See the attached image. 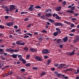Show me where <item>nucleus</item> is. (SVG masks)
Instances as JSON below:
<instances>
[{
	"label": "nucleus",
	"instance_id": "obj_1",
	"mask_svg": "<svg viewBox=\"0 0 79 79\" xmlns=\"http://www.w3.org/2000/svg\"><path fill=\"white\" fill-rule=\"evenodd\" d=\"M42 52L43 54H47L50 53V51L48 49H44L42 51Z\"/></svg>",
	"mask_w": 79,
	"mask_h": 79
},
{
	"label": "nucleus",
	"instance_id": "obj_2",
	"mask_svg": "<svg viewBox=\"0 0 79 79\" xmlns=\"http://www.w3.org/2000/svg\"><path fill=\"white\" fill-rule=\"evenodd\" d=\"M55 26H60L61 27H63L64 26V24L61 23H57L54 24Z\"/></svg>",
	"mask_w": 79,
	"mask_h": 79
},
{
	"label": "nucleus",
	"instance_id": "obj_3",
	"mask_svg": "<svg viewBox=\"0 0 79 79\" xmlns=\"http://www.w3.org/2000/svg\"><path fill=\"white\" fill-rule=\"evenodd\" d=\"M34 6L33 5H31L30 6V7L29 8L28 10H30V11H32L33 10H34V8L33 7Z\"/></svg>",
	"mask_w": 79,
	"mask_h": 79
},
{
	"label": "nucleus",
	"instance_id": "obj_4",
	"mask_svg": "<svg viewBox=\"0 0 79 79\" xmlns=\"http://www.w3.org/2000/svg\"><path fill=\"white\" fill-rule=\"evenodd\" d=\"M66 66V64H61L59 65V66L58 68L59 69H62L63 66Z\"/></svg>",
	"mask_w": 79,
	"mask_h": 79
},
{
	"label": "nucleus",
	"instance_id": "obj_5",
	"mask_svg": "<svg viewBox=\"0 0 79 79\" xmlns=\"http://www.w3.org/2000/svg\"><path fill=\"white\" fill-rule=\"evenodd\" d=\"M61 9V6H58L55 8L56 11H60Z\"/></svg>",
	"mask_w": 79,
	"mask_h": 79
},
{
	"label": "nucleus",
	"instance_id": "obj_6",
	"mask_svg": "<svg viewBox=\"0 0 79 79\" xmlns=\"http://www.w3.org/2000/svg\"><path fill=\"white\" fill-rule=\"evenodd\" d=\"M11 7L10 8V11H12L14 10L15 9V6L13 5L10 6Z\"/></svg>",
	"mask_w": 79,
	"mask_h": 79
},
{
	"label": "nucleus",
	"instance_id": "obj_7",
	"mask_svg": "<svg viewBox=\"0 0 79 79\" xmlns=\"http://www.w3.org/2000/svg\"><path fill=\"white\" fill-rule=\"evenodd\" d=\"M35 60H36L39 61H40L42 60V58L39 56H35Z\"/></svg>",
	"mask_w": 79,
	"mask_h": 79
},
{
	"label": "nucleus",
	"instance_id": "obj_8",
	"mask_svg": "<svg viewBox=\"0 0 79 79\" xmlns=\"http://www.w3.org/2000/svg\"><path fill=\"white\" fill-rule=\"evenodd\" d=\"M30 52H37V50L35 49V48H31L30 49Z\"/></svg>",
	"mask_w": 79,
	"mask_h": 79
},
{
	"label": "nucleus",
	"instance_id": "obj_9",
	"mask_svg": "<svg viewBox=\"0 0 79 79\" xmlns=\"http://www.w3.org/2000/svg\"><path fill=\"white\" fill-rule=\"evenodd\" d=\"M13 24V22H9V23H7L6 24V25L7 26L10 27Z\"/></svg>",
	"mask_w": 79,
	"mask_h": 79
},
{
	"label": "nucleus",
	"instance_id": "obj_10",
	"mask_svg": "<svg viewBox=\"0 0 79 79\" xmlns=\"http://www.w3.org/2000/svg\"><path fill=\"white\" fill-rule=\"evenodd\" d=\"M54 74L58 76V77H60V76H61V73H58V72L57 71L54 72Z\"/></svg>",
	"mask_w": 79,
	"mask_h": 79
},
{
	"label": "nucleus",
	"instance_id": "obj_11",
	"mask_svg": "<svg viewBox=\"0 0 79 79\" xmlns=\"http://www.w3.org/2000/svg\"><path fill=\"white\" fill-rule=\"evenodd\" d=\"M56 30L57 31L56 32H57V33L58 34H60V33L61 32V31L60 30V28H56Z\"/></svg>",
	"mask_w": 79,
	"mask_h": 79
},
{
	"label": "nucleus",
	"instance_id": "obj_12",
	"mask_svg": "<svg viewBox=\"0 0 79 79\" xmlns=\"http://www.w3.org/2000/svg\"><path fill=\"white\" fill-rule=\"evenodd\" d=\"M68 37H65L64 38H63V41L64 42H66L68 41Z\"/></svg>",
	"mask_w": 79,
	"mask_h": 79
},
{
	"label": "nucleus",
	"instance_id": "obj_13",
	"mask_svg": "<svg viewBox=\"0 0 79 79\" xmlns=\"http://www.w3.org/2000/svg\"><path fill=\"white\" fill-rule=\"evenodd\" d=\"M11 48H10L9 49L6 48V52H12V49H11Z\"/></svg>",
	"mask_w": 79,
	"mask_h": 79
},
{
	"label": "nucleus",
	"instance_id": "obj_14",
	"mask_svg": "<svg viewBox=\"0 0 79 79\" xmlns=\"http://www.w3.org/2000/svg\"><path fill=\"white\" fill-rule=\"evenodd\" d=\"M18 55V54H13L12 55H11V56L14 58H17V56Z\"/></svg>",
	"mask_w": 79,
	"mask_h": 79
},
{
	"label": "nucleus",
	"instance_id": "obj_15",
	"mask_svg": "<svg viewBox=\"0 0 79 79\" xmlns=\"http://www.w3.org/2000/svg\"><path fill=\"white\" fill-rule=\"evenodd\" d=\"M74 52H75V50H73V52L72 53H69V55H70V56H72V55H74Z\"/></svg>",
	"mask_w": 79,
	"mask_h": 79
},
{
	"label": "nucleus",
	"instance_id": "obj_16",
	"mask_svg": "<svg viewBox=\"0 0 79 79\" xmlns=\"http://www.w3.org/2000/svg\"><path fill=\"white\" fill-rule=\"evenodd\" d=\"M22 42L21 40L20 41H17L16 42V44L17 45H21V44Z\"/></svg>",
	"mask_w": 79,
	"mask_h": 79
},
{
	"label": "nucleus",
	"instance_id": "obj_17",
	"mask_svg": "<svg viewBox=\"0 0 79 79\" xmlns=\"http://www.w3.org/2000/svg\"><path fill=\"white\" fill-rule=\"evenodd\" d=\"M56 18L57 19H61V17L59 16L57 14L56 15Z\"/></svg>",
	"mask_w": 79,
	"mask_h": 79
},
{
	"label": "nucleus",
	"instance_id": "obj_18",
	"mask_svg": "<svg viewBox=\"0 0 79 79\" xmlns=\"http://www.w3.org/2000/svg\"><path fill=\"white\" fill-rule=\"evenodd\" d=\"M66 12H67V13H74V11L71 10H68Z\"/></svg>",
	"mask_w": 79,
	"mask_h": 79
},
{
	"label": "nucleus",
	"instance_id": "obj_19",
	"mask_svg": "<svg viewBox=\"0 0 79 79\" xmlns=\"http://www.w3.org/2000/svg\"><path fill=\"white\" fill-rule=\"evenodd\" d=\"M19 52V49H12V52H15L16 53V52Z\"/></svg>",
	"mask_w": 79,
	"mask_h": 79
},
{
	"label": "nucleus",
	"instance_id": "obj_20",
	"mask_svg": "<svg viewBox=\"0 0 79 79\" xmlns=\"http://www.w3.org/2000/svg\"><path fill=\"white\" fill-rule=\"evenodd\" d=\"M52 15V13H51L45 15V16H47V17H50V16H51Z\"/></svg>",
	"mask_w": 79,
	"mask_h": 79
},
{
	"label": "nucleus",
	"instance_id": "obj_21",
	"mask_svg": "<svg viewBox=\"0 0 79 79\" xmlns=\"http://www.w3.org/2000/svg\"><path fill=\"white\" fill-rule=\"evenodd\" d=\"M23 50H25V52H27L28 50H29V48L27 47H25L23 48Z\"/></svg>",
	"mask_w": 79,
	"mask_h": 79
},
{
	"label": "nucleus",
	"instance_id": "obj_22",
	"mask_svg": "<svg viewBox=\"0 0 79 79\" xmlns=\"http://www.w3.org/2000/svg\"><path fill=\"white\" fill-rule=\"evenodd\" d=\"M37 39L39 41H42V40H43V38L41 37H38Z\"/></svg>",
	"mask_w": 79,
	"mask_h": 79
},
{
	"label": "nucleus",
	"instance_id": "obj_23",
	"mask_svg": "<svg viewBox=\"0 0 79 79\" xmlns=\"http://www.w3.org/2000/svg\"><path fill=\"white\" fill-rule=\"evenodd\" d=\"M78 40H79V38L77 37V38H76L73 40V42L74 43H76V42L77 41H78Z\"/></svg>",
	"mask_w": 79,
	"mask_h": 79
},
{
	"label": "nucleus",
	"instance_id": "obj_24",
	"mask_svg": "<svg viewBox=\"0 0 79 79\" xmlns=\"http://www.w3.org/2000/svg\"><path fill=\"white\" fill-rule=\"evenodd\" d=\"M46 74V72L44 71H42L41 74V76H44Z\"/></svg>",
	"mask_w": 79,
	"mask_h": 79
},
{
	"label": "nucleus",
	"instance_id": "obj_25",
	"mask_svg": "<svg viewBox=\"0 0 79 79\" xmlns=\"http://www.w3.org/2000/svg\"><path fill=\"white\" fill-rule=\"evenodd\" d=\"M61 42V39H59L57 40V44H60Z\"/></svg>",
	"mask_w": 79,
	"mask_h": 79
},
{
	"label": "nucleus",
	"instance_id": "obj_26",
	"mask_svg": "<svg viewBox=\"0 0 79 79\" xmlns=\"http://www.w3.org/2000/svg\"><path fill=\"white\" fill-rule=\"evenodd\" d=\"M3 52H4V50L2 48L0 49V54H2Z\"/></svg>",
	"mask_w": 79,
	"mask_h": 79
},
{
	"label": "nucleus",
	"instance_id": "obj_27",
	"mask_svg": "<svg viewBox=\"0 0 79 79\" xmlns=\"http://www.w3.org/2000/svg\"><path fill=\"white\" fill-rule=\"evenodd\" d=\"M58 34L56 32H54L53 33V35L54 36H57V35H58Z\"/></svg>",
	"mask_w": 79,
	"mask_h": 79
},
{
	"label": "nucleus",
	"instance_id": "obj_28",
	"mask_svg": "<svg viewBox=\"0 0 79 79\" xmlns=\"http://www.w3.org/2000/svg\"><path fill=\"white\" fill-rule=\"evenodd\" d=\"M35 8H36V9H40L41 8V7L40 6H37L35 7Z\"/></svg>",
	"mask_w": 79,
	"mask_h": 79
},
{
	"label": "nucleus",
	"instance_id": "obj_29",
	"mask_svg": "<svg viewBox=\"0 0 79 79\" xmlns=\"http://www.w3.org/2000/svg\"><path fill=\"white\" fill-rule=\"evenodd\" d=\"M48 21H50V22H51V23H54V20H53L51 19H48Z\"/></svg>",
	"mask_w": 79,
	"mask_h": 79
},
{
	"label": "nucleus",
	"instance_id": "obj_30",
	"mask_svg": "<svg viewBox=\"0 0 79 79\" xmlns=\"http://www.w3.org/2000/svg\"><path fill=\"white\" fill-rule=\"evenodd\" d=\"M27 12H22L20 13L21 15H23V14H27Z\"/></svg>",
	"mask_w": 79,
	"mask_h": 79
},
{
	"label": "nucleus",
	"instance_id": "obj_31",
	"mask_svg": "<svg viewBox=\"0 0 79 79\" xmlns=\"http://www.w3.org/2000/svg\"><path fill=\"white\" fill-rule=\"evenodd\" d=\"M5 26L2 25H0V29H5Z\"/></svg>",
	"mask_w": 79,
	"mask_h": 79
},
{
	"label": "nucleus",
	"instance_id": "obj_32",
	"mask_svg": "<svg viewBox=\"0 0 79 79\" xmlns=\"http://www.w3.org/2000/svg\"><path fill=\"white\" fill-rule=\"evenodd\" d=\"M22 61L23 64H25V63H26V61L24 59H23Z\"/></svg>",
	"mask_w": 79,
	"mask_h": 79
},
{
	"label": "nucleus",
	"instance_id": "obj_33",
	"mask_svg": "<svg viewBox=\"0 0 79 79\" xmlns=\"http://www.w3.org/2000/svg\"><path fill=\"white\" fill-rule=\"evenodd\" d=\"M47 65H49L50 64V62H51V60H49L47 61Z\"/></svg>",
	"mask_w": 79,
	"mask_h": 79
},
{
	"label": "nucleus",
	"instance_id": "obj_34",
	"mask_svg": "<svg viewBox=\"0 0 79 79\" xmlns=\"http://www.w3.org/2000/svg\"><path fill=\"white\" fill-rule=\"evenodd\" d=\"M31 65V64L30 63H27L26 64L25 66L27 67V66H29Z\"/></svg>",
	"mask_w": 79,
	"mask_h": 79
},
{
	"label": "nucleus",
	"instance_id": "obj_35",
	"mask_svg": "<svg viewBox=\"0 0 79 79\" xmlns=\"http://www.w3.org/2000/svg\"><path fill=\"white\" fill-rule=\"evenodd\" d=\"M42 32L44 33H47V31L46 30H42Z\"/></svg>",
	"mask_w": 79,
	"mask_h": 79
},
{
	"label": "nucleus",
	"instance_id": "obj_36",
	"mask_svg": "<svg viewBox=\"0 0 79 79\" xmlns=\"http://www.w3.org/2000/svg\"><path fill=\"white\" fill-rule=\"evenodd\" d=\"M32 25V24L31 23L30 24L27 25V27L28 28V27H31V26Z\"/></svg>",
	"mask_w": 79,
	"mask_h": 79
},
{
	"label": "nucleus",
	"instance_id": "obj_37",
	"mask_svg": "<svg viewBox=\"0 0 79 79\" xmlns=\"http://www.w3.org/2000/svg\"><path fill=\"white\" fill-rule=\"evenodd\" d=\"M41 18H42V19H45V16H44V15H42L41 16Z\"/></svg>",
	"mask_w": 79,
	"mask_h": 79
},
{
	"label": "nucleus",
	"instance_id": "obj_38",
	"mask_svg": "<svg viewBox=\"0 0 79 79\" xmlns=\"http://www.w3.org/2000/svg\"><path fill=\"white\" fill-rule=\"evenodd\" d=\"M64 23H66V24H70L69 22L65 21H64Z\"/></svg>",
	"mask_w": 79,
	"mask_h": 79
},
{
	"label": "nucleus",
	"instance_id": "obj_39",
	"mask_svg": "<svg viewBox=\"0 0 79 79\" xmlns=\"http://www.w3.org/2000/svg\"><path fill=\"white\" fill-rule=\"evenodd\" d=\"M27 34L28 35H30V36H32V34H31L30 33H27Z\"/></svg>",
	"mask_w": 79,
	"mask_h": 79
},
{
	"label": "nucleus",
	"instance_id": "obj_40",
	"mask_svg": "<svg viewBox=\"0 0 79 79\" xmlns=\"http://www.w3.org/2000/svg\"><path fill=\"white\" fill-rule=\"evenodd\" d=\"M20 71H21V72H24V71H25V69H21L20 70Z\"/></svg>",
	"mask_w": 79,
	"mask_h": 79
},
{
	"label": "nucleus",
	"instance_id": "obj_41",
	"mask_svg": "<svg viewBox=\"0 0 79 79\" xmlns=\"http://www.w3.org/2000/svg\"><path fill=\"white\" fill-rule=\"evenodd\" d=\"M8 74L9 75L10 74H13V72L10 71L8 73Z\"/></svg>",
	"mask_w": 79,
	"mask_h": 79
},
{
	"label": "nucleus",
	"instance_id": "obj_42",
	"mask_svg": "<svg viewBox=\"0 0 79 79\" xmlns=\"http://www.w3.org/2000/svg\"><path fill=\"white\" fill-rule=\"evenodd\" d=\"M33 69H34L35 70H37L38 69V68L34 67L32 68Z\"/></svg>",
	"mask_w": 79,
	"mask_h": 79
},
{
	"label": "nucleus",
	"instance_id": "obj_43",
	"mask_svg": "<svg viewBox=\"0 0 79 79\" xmlns=\"http://www.w3.org/2000/svg\"><path fill=\"white\" fill-rule=\"evenodd\" d=\"M49 10L48 9V10L45 11H44V13H45V14H46V13H48V11H49Z\"/></svg>",
	"mask_w": 79,
	"mask_h": 79
},
{
	"label": "nucleus",
	"instance_id": "obj_44",
	"mask_svg": "<svg viewBox=\"0 0 79 79\" xmlns=\"http://www.w3.org/2000/svg\"><path fill=\"white\" fill-rule=\"evenodd\" d=\"M6 11H10V9L8 8H7L6 9Z\"/></svg>",
	"mask_w": 79,
	"mask_h": 79
},
{
	"label": "nucleus",
	"instance_id": "obj_45",
	"mask_svg": "<svg viewBox=\"0 0 79 79\" xmlns=\"http://www.w3.org/2000/svg\"><path fill=\"white\" fill-rule=\"evenodd\" d=\"M74 24L73 23H72L71 25H70V27H74Z\"/></svg>",
	"mask_w": 79,
	"mask_h": 79
},
{
	"label": "nucleus",
	"instance_id": "obj_46",
	"mask_svg": "<svg viewBox=\"0 0 79 79\" xmlns=\"http://www.w3.org/2000/svg\"><path fill=\"white\" fill-rule=\"evenodd\" d=\"M25 43H21L20 45H25Z\"/></svg>",
	"mask_w": 79,
	"mask_h": 79
},
{
	"label": "nucleus",
	"instance_id": "obj_47",
	"mask_svg": "<svg viewBox=\"0 0 79 79\" xmlns=\"http://www.w3.org/2000/svg\"><path fill=\"white\" fill-rule=\"evenodd\" d=\"M54 66L56 67H57V66H58V64H57V63L55 64H54Z\"/></svg>",
	"mask_w": 79,
	"mask_h": 79
},
{
	"label": "nucleus",
	"instance_id": "obj_48",
	"mask_svg": "<svg viewBox=\"0 0 79 79\" xmlns=\"http://www.w3.org/2000/svg\"><path fill=\"white\" fill-rule=\"evenodd\" d=\"M29 36L28 35H26V36H24L23 37V38H29Z\"/></svg>",
	"mask_w": 79,
	"mask_h": 79
},
{
	"label": "nucleus",
	"instance_id": "obj_49",
	"mask_svg": "<svg viewBox=\"0 0 79 79\" xmlns=\"http://www.w3.org/2000/svg\"><path fill=\"white\" fill-rule=\"evenodd\" d=\"M74 9H75L74 6H73L71 8V10H74Z\"/></svg>",
	"mask_w": 79,
	"mask_h": 79
},
{
	"label": "nucleus",
	"instance_id": "obj_50",
	"mask_svg": "<svg viewBox=\"0 0 79 79\" xmlns=\"http://www.w3.org/2000/svg\"><path fill=\"white\" fill-rule=\"evenodd\" d=\"M29 19L28 18H27L24 19V21H28Z\"/></svg>",
	"mask_w": 79,
	"mask_h": 79
},
{
	"label": "nucleus",
	"instance_id": "obj_51",
	"mask_svg": "<svg viewBox=\"0 0 79 79\" xmlns=\"http://www.w3.org/2000/svg\"><path fill=\"white\" fill-rule=\"evenodd\" d=\"M9 17H10V16H5V19H8V18H9Z\"/></svg>",
	"mask_w": 79,
	"mask_h": 79
},
{
	"label": "nucleus",
	"instance_id": "obj_52",
	"mask_svg": "<svg viewBox=\"0 0 79 79\" xmlns=\"http://www.w3.org/2000/svg\"><path fill=\"white\" fill-rule=\"evenodd\" d=\"M76 31V29H73L71 30V32H74Z\"/></svg>",
	"mask_w": 79,
	"mask_h": 79
},
{
	"label": "nucleus",
	"instance_id": "obj_53",
	"mask_svg": "<svg viewBox=\"0 0 79 79\" xmlns=\"http://www.w3.org/2000/svg\"><path fill=\"white\" fill-rule=\"evenodd\" d=\"M77 19L76 18H73L72 19V21H76Z\"/></svg>",
	"mask_w": 79,
	"mask_h": 79
},
{
	"label": "nucleus",
	"instance_id": "obj_54",
	"mask_svg": "<svg viewBox=\"0 0 79 79\" xmlns=\"http://www.w3.org/2000/svg\"><path fill=\"white\" fill-rule=\"evenodd\" d=\"M20 31L21 29H17L15 32H20Z\"/></svg>",
	"mask_w": 79,
	"mask_h": 79
},
{
	"label": "nucleus",
	"instance_id": "obj_55",
	"mask_svg": "<svg viewBox=\"0 0 79 79\" xmlns=\"http://www.w3.org/2000/svg\"><path fill=\"white\" fill-rule=\"evenodd\" d=\"M5 47V46L2 45H0V48H3V47Z\"/></svg>",
	"mask_w": 79,
	"mask_h": 79
},
{
	"label": "nucleus",
	"instance_id": "obj_56",
	"mask_svg": "<svg viewBox=\"0 0 79 79\" xmlns=\"http://www.w3.org/2000/svg\"><path fill=\"white\" fill-rule=\"evenodd\" d=\"M34 35H38V33L37 32H35L34 33Z\"/></svg>",
	"mask_w": 79,
	"mask_h": 79
},
{
	"label": "nucleus",
	"instance_id": "obj_57",
	"mask_svg": "<svg viewBox=\"0 0 79 79\" xmlns=\"http://www.w3.org/2000/svg\"><path fill=\"white\" fill-rule=\"evenodd\" d=\"M69 35H70V36H73V35H74V34L73 33L70 34H69Z\"/></svg>",
	"mask_w": 79,
	"mask_h": 79
},
{
	"label": "nucleus",
	"instance_id": "obj_58",
	"mask_svg": "<svg viewBox=\"0 0 79 79\" xmlns=\"http://www.w3.org/2000/svg\"><path fill=\"white\" fill-rule=\"evenodd\" d=\"M14 28L15 29H18V26L16 25L14 26Z\"/></svg>",
	"mask_w": 79,
	"mask_h": 79
},
{
	"label": "nucleus",
	"instance_id": "obj_59",
	"mask_svg": "<svg viewBox=\"0 0 79 79\" xmlns=\"http://www.w3.org/2000/svg\"><path fill=\"white\" fill-rule=\"evenodd\" d=\"M44 58L45 59H46V58H48V56L46 55L45 56H44Z\"/></svg>",
	"mask_w": 79,
	"mask_h": 79
},
{
	"label": "nucleus",
	"instance_id": "obj_60",
	"mask_svg": "<svg viewBox=\"0 0 79 79\" xmlns=\"http://www.w3.org/2000/svg\"><path fill=\"white\" fill-rule=\"evenodd\" d=\"M59 47H60V48H63V45H60Z\"/></svg>",
	"mask_w": 79,
	"mask_h": 79
},
{
	"label": "nucleus",
	"instance_id": "obj_61",
	"mask_svg": "<svg viewBox=\"0 0 79 79\" xmlns=\"http://www.w3.org/2000/svg\"><path fill=\"white\" fill-rule=\"evenodd\" d=\"M40 15H41L40 13H38L37 14V16H38V17H40Z\"/></svg>",
	"mask_w": 79,
	"mask_h": 79
},
{
	"label": "nucleus",
	"instance_id": "obj_62",
	"mask_svg": "<svg viewBox=\"0 0 79 79\" xmlns=\"http://www.w3.org/2000/svg\"><path fill=\"white\" fill-rule=\"evenodd\" d=\"M19 60H20V61H22L23 60V58L21 57H20L19 59Z\"/></svg>",
	"mask_w": 79,
	"mask_h": 79
},
{
	"label": "nucleus",
	"instance_id": "obj_63",
	"mask_svg": "<svg viewBox=\"0 0 79 79\" xmlns=\"http://www.w3.org/2000/svg\"><path fill=\"white\" fill-rule=\"evenodd\" d=\"M58 14H59V15H62V14H63V13L60 11L58 12Z\"/></svg>",
	"mask_w": 79,
	"mask_h": 79
},
{
	"label": "nucleus",
	"instance_id": "obj_64",
	"mask_svg": "<svg viewBox=\"0 0 79 79\" xmlns=\"http://www.w3.org/2000/svg\"><path fill=\"white\" fill-rule=\"evenodd\" d=\"M76 79H79V76L77 75V76L76 77Z\"/></svg>",
	"mask_w": 79,
	"mask_h": 79
}]
</instances>
